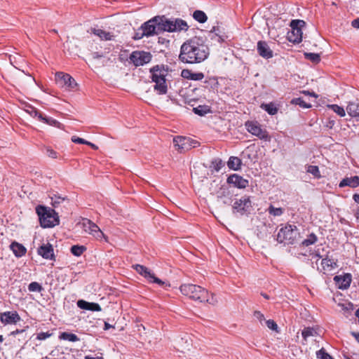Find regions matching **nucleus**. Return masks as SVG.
<instances>
[{
	"mask_svg": "<svg viewBox=\"0 0 359 359\" xmlns=\"http://www.w3.org/2000/svg\"><path fill=\"white\" fill-rule=\"evenodd\" d=\"M269 213L273 216H280L283 213L281 208H275L271 205L268 209Z\"/></svg>",
	"mask_w": 359,
	"mask_h": 359,
	"instance_id": "79ce46f5",
	"label": "nucleus"
},
{
	"mask_svg": "<svg viewBox=\"0 0 359 359\" xmlns=\"http://www.w3.org/2000/svg\"><path fill=\"white\" fill-rule=\"evenodd\" d=\"M318 240V238L316 234L313 233H311L309 235L308 238L304 239L302 242V245L304 246H309L311 245L314 244Z\"/></svg>",
	"mask_w": 359,
	"mask_h": 359,
	"instance_id": "c9c22d12",
	"label": "nucleus"
},
{
	"mask_svg": "<svg viewBox=\"0 0 359 359\" xmlns=\"http://www.w3.org/2000/svg\"><path fill=\"white\" fill-rule=\"evenodd\" d=\"M257 52L260 56L266 59H269L273 57V51L269 48L268 43L264 41H258Z\"/></svg>",
	"mask_w": 359,
	"mask_h": 359,
	"instance_id": "a211bd4d",
	"label": "nucleus"
},
{
	"mask_svg": "<svg viewBox=\"0 0 359 359\" xmlns=\"http://www.w3.org/2000/svg\"><path fill=\"white\" fill-rule=\"evenodd\" d=\"M86 250V248L85 246L76 245L72 246L70 251L74 255L79 257L81 256Z\"/></svg>",
	"mask_w": 359,
	"mask_h": 359,
	"instance_id": "f704fd0d",
	"label": "nucleus"
},
{
	"mask_svg": "<svg viewBox=\"0 0 359 359\" xmlns=\"http://www.w3.org/2000/svg\"><path fill=\"white\" fill-rule=\"evenodd\" d=\"M60 339H63V340H67L69 341H72V342L79 341V338L77 337L76 334H73V333L66 332L60 334Z\"/></svg>",
	"mask_w": 359,
	"mask_h": 359,
	"instance_id": "7c9ffc66",
	"label": "nucleus"
},
{
	"mask_svg": "<svg viewBox=\"0 0 359 359\" xmlns=\"http://www.w3.org/2000/svg\"><path fill=\"white\" fill-rule=\"evenodd\" d=\"M339 187H350L355 188L359 186V177L353 176L351 177H346L343 179L339 183Z\"/></svg>",
	"mask_w": 359,
	"mask_h": 359,
	"instance_id": "aec40b11",
	"label": "nucleus"
},
{
	"mask_svg": "<svg viewBox=\"0 0 359 359\" xmlns=\"http://www.w3.org/2000/svg\"><path fill=\"white\" fill-rule=\"evenodd\" d=\"M82 226L84 231L91 235L93 230L97 229V225L88 219H83Z\"/></svg>",
	"mask_w": 359,
	"mask_h": 359,
	"instance_id": "bb28decb",
	"label": "nucleus"
},
{
	"mask_svg": "<svg viewBox=\"0 0 359 359\" xmlns=\"http://www.w3.org/2000/svg\"><path fill=\"white\" fill-rule=\"evenodd\" d=\"M254 316L256 318L260 323L265 320V318L264 314H262L260 311H256L254 312Z\"/></svg>",
	"mask_w": 359,
	"mask_h": 359,
	"instance_id": "13d9d810",
	"label": "nucleus"
},
{
	"mask_svg": "<svg viewBox=\"0 0 359 359\" xmlns=\"http://www.w3.org/2000/svg\"><path fill=\"white\" fill-rule=\"evenodd\" d=\"M291 103L299 105L302 108L309 109L311 107V104L306 103L302 97H297L292 100Z\"/></svg>",
	"mask_w": 359,
	"mask_h": 359,
	"instance_id": "e433bc0d",
	"label": "nucleus"
},
{
	"mask_svg": "<svg viewBox=\"0 0 359 359\" xmlns=\"http://www.w3.org/2000/svg\"><path fill=\"white\" fill-rule=\"evenodd\" d=\"M37 252L43 259L55 260L53 248L52 245H50V243L43 244L42 245H41L38 248Z\"/></svg>",
	"mask_w": 359,
	"mask_h": 359,
	"instance_id": "dca6fc26",
	"label": "nucleus"
},
{
	"mask_svg": "<svg viewBox=\"0 0 359 359\" xmlns=\"http://www.w3.org/2000/svg\"><path fill=\"white\" fill-rule=\"evenodd\" d=\"M252 210V202L250 197L243 196L235 201L233 205V212H236L240 215H248Z\"/></svg>",
	"mask_w": 359,
	"mask_h": 359,
	"instance_id": "9b49d317",
	"label": "nucleus"
},
{
	"mask_svg": "<svg viewBox=\"0 0 359 359\" xmlns=\"http://www.w3.org/2000/svg\"><path fill=\"white\" fill-rule=\"evenodd\" d=\"M51 198V205L54 208H57L58 205L63 201H68L67 197H62L58 194H53Z\"/></svg>",
	"mask_w": 359,
	"mask_h": 359,
	"instance_id": "2f4dec72",
	"label": "nucleus"
},
{
	"mask_svg": "<svg viewBox=\"0 0 359 359\" xmlns=\"http://www.w3.org/2000/svg\"><path fill=\"white\" fill-rule=\"evenodd\" d=\"M351 334L354 337L355 340L359 343V332H352Z\"/></svg>",
	"mask_w": 359,
	"mask_h": 359,
	"instance_id": "680f3d73",
	"label": "nucleus"
},
{
	"mask_svg": "<svg viewBox=\"0 0 359 359\" xmlns=\"http://www.w3.org/2000/svg\"><path fill=\"white\" fill-rule=\"evenodd\" d=\"M163 19L164 15H158L144 22L141 26L143 32L142 35L149 36L165 32L164 29H163V26L161 25V24H164Z\"/></svg>",
	"mask_w": 359,
	"mask_h": 359,
	"instance_id": "39448f33",
	"label": "nucleus"
},
{
	"mask_svg": "<svg viewBox=\"0 0 359 359\" xmlns=\"http://www.w3.org/2000/svg\"><path fill=\"white\" fill-rule=\"evenodd\" d=\"M55 81L58 86L62 88H66L69 90L75 88L77 86L74 79L68 74L63 72H57L55 74Z\"/></svg>",
	"mask_w": 359,
	"mask_h": 359,
	"instance_id": "ddd939ff",
	"label": "nucleus"
},
{
	"mask_svg": "<svg viewBox=\"0 0 359 359\" xmlns=\"http://www.w3.org/2000/svg\"><path fill=\"white\" fill-rule=\"evenodd\" d=\"M180 290L182 294L187 296L194 301L206 302L212 305L217 302L213 294H211V297H210L208 291L199 285L185 283L181 285Z\"/></svg>",
	"mask_w": 359,
	"mask_h": 359,
	"instance_id": "f03ea898",
	"label": "nucleus"
},
{
	"mask_svg": "<svg viewBox=\"0 0 359 359\" xmlns=\"http://www.w3.org/2000/svg\"><path fill=\"white\" fill-rule=\"evenodd\" d=\"M316 357L318 359H334L326 352L324 348H320L316 352Z\"/></svg>",
	"mask_w": 359,
	"mask_h": 359,
	"instance_id": "ea45409f",
	"label": "nucleus"
},
{
	"mask_svg": "<svg viewBox=\"0 0 359 359\" xmlns=\"http://www.w3.org/2000/svg\"><path fill=\"white\" fill-rule=\"evenodd\" d=\"M39 121H43L48 125H50V126H54V127H56L58 128H60L61 126H62V124L57 120L53 119V118H50V117L44 116L43 115L39 116Z\"/></svg>",
	"mask_w": 359,
	"mask_h": 359,
	"instance_id": "cd10ccee",
	"label": "nucleus"
},
{
	"mask_svg": "<svg viewBox=\"0 0 359 359\" xmlns=\"http://www.w3.org/2000/svg\"><path fill=\"white\" fill-rule=\"evenodd\" d=\"M245 126L247 130L252 135L257 137L260 140H264L265 141L270 140V136L269 135L268 132L262 128L261 125L259 123L256 121H247Z\"/></svg>",
	"mask_w": 359,
	"mask_h": 359,
	"instance_id": "9d476101",
	"label": "nucleus"
},
{
	"mask_svg": "<svg viewBox=\"0 0 359 359\" xmlns=\"http://www.w3.org/2000/svg\"><path fill=\"white\" fill-rule=\"evenodd\" d=\"M88 302H86L83 299H80L77 302V306L81 309L87 310L88 306Z\"/></svg>",
	"mask_w": 359,
	"mask_h": 359,
	"instance_id": "5fc2aeb1",
	"label": "nucleus"
},
{
	"mask_svg": "<svg viewBox=\"0 0 359 359\" xmlns=\"http://www.w3.org/2000/svg\"><path fill=\"white\" fill-rule=\"evenodd\" d=\"M305 58L311 60L313 63H318L320 61V56L318 53H304Z\"/></svg>",
	"mask_w": 359,
	"mask_h": 359,
	"instance_id": "4c0bfd02",
	"label": "nucleus"
},
{
	"mask_svg": "<svg viewBox=\"0 0 359 359\" xmlns=\"http://www.w3.org/2000/svg\"><path fill=\"white\" fill-rule=\"evenodd\" d=\"M334 280L338 285L339 289L346 290L350 287L351 283V276L348 273L344 276H334Z\"/></svg>",
	"mask_w": 359,
	"mask_h": 359,
	"instance_id": "6ab92c4d",
	"label": "nucleus"
},
{
	"mask_svg": "<svg viewBox=\"0 0 359 359\" xmlns=\"http://www.w3.org/2000/svg\"><path fill=\"white\" fill-rule=\"evenodd\" d=\"M194 114L199 116H204L211 111L210 107L208 105H199L193 109Z\"/></svg>",
	"mask_w": 359,
	"mask_h": 359,
	"instance_id": "c756f323",
	"label": "nucleus"
},
{
	"mask_svg": "<svg viewBox=\"0 0 359 359\" xmlns=\"http://www.w3.org/2000/svg\"><path fill=\"white\" fill-rule=\"evenodd\" d=\"M102 57V55L99 54L98 53L95 52L93 53V59H99Z\"/></svg>",
	"mask_w": 359,
	"mask_h": 359,
	"instance_id": "69168bd1",
	"label": "nucleus"
},
{
	"mask_svg": "<svg viewBox=\"0 0 359 359\" xmlns=\"http://www.w3.org/2000/svg\"><path fill=\"white\" fill-rule=\"evenodd\" d=\"M232 193L229 188L222 187L217 192V198L224 205H230L232 203Z\"/></svg>",
	"mask_w": 359,
	"mask_h": 359,
	"instance_id": "f3484780",
	"label": "nucleus"
},
{
	"mask_svg": "<svg viewBox=\"0 0 359 359\" xmlns=\"http://www.w3.org/2000/svg\"><path fill=\"white\" fill-rule=\"evenodd\" d=\"M72 141L74 142V143H76V144H86L87 143V140L83 139V138H81V137H79L77 136H72Z\"/></svg>",
	"mask_w": 359,
	"mask_h": 359,
	"instance_id": "864d4df0",
	"label": "nucleus"
},
{
	"mask_svg": "<svg viewBox=\"0 0 359 359\" xmlns=\"http://www.w3.org/2000/svg\"><path fill=\"white\" fill-rule=\"evenodd\" d=\"M163 22L161 25L165 32H180L189 29L187 22L180 18H168L164 15Z\"/></svg>",
	"mask_w": 359,
	"mask_h": 359,
	"instance_id": "0eeeda50",
	"label": "nucleus"
},
{
	"mask_svg": "<svg viewBox=\"0 0 359 359\" xmlns=\"http://www.w3.org/2000/svg\"><path fill=\"white\" fill-rule=\"evenodd\" d=\"M0 320L3 324L8 325L16 324L21 320V318L16 311H6L0 314Z\"/></svg>",
	"mask_w": 359,
	"mask_h": 359,
	"instance_id": "4468645a",
	"label": "nucleus"
},
{
	"mask_svg": "<svg viewBox=\"0 0 359 359\" xmlns=\"http://www.w3.org/2000/svg\"><path fill=\"white\" fill-rule=\"evenodd\" d=\"M302 93L305 94V95H309L313 96L314 97H318V95L314 92H309V91H306V90H303Z\"/></svg>",
	"mask_w": 359,
	"mask_h": 359,
	"instance_id": "052dcab7",
	"label": "nucleus"
},
{
	"mask_svg": "<svg viewBox=\"0 0 359 359\" xmlns=\"http://www.w3.org/2000/svg\"><path fill=\"white\" fill-rule=\"evenodd\" d=\"M87 310L92 311H100L102 310V309L99 304L94 303V302H89Z\"/></svg>",
	"mask_w": 359,
	"mask_h": 359,
	"instance_id": "de8ad7c7",
	"label": "nucleus"
},
{
	"mask_svg": "<svg viewBox=\"0 0 359 359\" xmlns=\"http://www.w3.org/2000/svg\"><path fill=\"white\" fill-rule=\"evenodd\" d=\"M298 233V229L295 225L288 224L279 230L277 241L280 243L292 245Z\"/></svg>",
	"mask_w": 359,
	"mask_h": 359,
	"instance_id": "423d86ee",
	"label": "nucleus"
},
{
	"mask_svg": "<svg viewBox=\"0 0 359 359\" xmlns=\"http://www.w3.org/2000/svg\"><path fill=\"white\" fill-rule=\"evenodd\" d=\"M85 359H102V357H92L90 355H86L85 357Z\"/></svg>",
	"mask_w": 359,
	"mask_h": 359,
	"instance_id": "774afa93",
	"label": "nucleus"
},
{
	"mask_svg": "<svg viewBox=\"0 0 359 359\" xmlns=\"http://www.w3.org/2000/svg\"><path fill=\"white\" fill-rule=\"evenodd\" d=\"M51 336V334L49 332H40L37 334L36 339L39 340H45Z\"/></svg>",
	"mask_w": 359,
	"mask_h": 359,
	"instance_id": "4d7b16f0",
	"label": "nucleus"
},
{
	"mask_svg": "<svg viewBox=\"0 0 359 359\" xmlns=\"http://www.w3.org/2000/svg\"><path fill=\"white\" fill-rule=\"evenodd\" d=\"M242 161L236 156H231L227 162L228 167L233 170H238L241 169Z\"/></svg>",
	"mask_w": 359,
	"mask_h": 359,
	"instance_id": "393cba45",
	"label": "nucleus"
},
{
	"mask_svg": "<svg viewBox=\"0 0 359 359\" xmlns=\"http://www.w3.org/2000/svg\"><path fill=\"white\" fill-rule=\"evenodd\" d=\"M27 111L33 117H37L39 120V116L43 115L41 112H39L36 108L33 107H29V109Z\"/></svg>",
	"mask_w": 359,
	"mask_h": 359,
	"instance_id": "09e8293b",
	"label": "nucleus"
},
{
	"mask_svg": "<svg viewBox=\"0 0 359 359\" xmlns=\"http://www.w3.org/2000/svg\"><path fill=\"white\" fill-rule=\"evenodd\" d=\"M212 165L214 169L218 172L224 166V163L220 158H215L212 161Z\"/></svg>",
	"mask_w": 359,
	"mask_h": 359,
	"instance_id": "c03bdc74",
	"label": "nucleus"
},
{
	"mask_svg": "<svg viewBox=\"0 0 359 359\" xmlns=\"http://www.w3.org/2000/svg\"><path fill=\"white\" fill-rule=\"evenodd\" d=\"M151 74V79L155 83L154 86V90L158 95H165L168 91V86L166 83L165 77L168 74V69H165L163 65H156L150 69Z\"/></svg>",
	"mask_w": 359,
	"mask_h": 359,
	"instance_id": "7ed1b4c3",
	"label": "nucleus"
},
{
	"mask_svg": "<svg viewBox=\"0 0 359 359\" xmlns=\"http://www.w3.org/2000/svg\"><path fill=\"white\" fill-rule=\"evenodd\" d=\"M353 199L354 200V201L355 203H357L358 204H359V194H355L353 196Z\"/></svg>",
	"mask_w": 359,
	"mask_h": 359,
	"instance_id": "e2e57ef3",
	"label": "nucleus"
},
{
	"mask_svg": "<svg viewBox=\"0 0 359 359\" xmlns=\"http://www.w3.org/2000/svg\"><path fill=\"white\" fill-rule=\"evenodd\" d=\"M175 147L180 152H185L196 147L198 142L191 140L189 137L177 136L173 139Z\"/></svg>",
	"mask_w": 359,
	"mask_h": 359,
	"instance_id": "1a4fd4ad",
	"label": "nucleus"
},
{
	"mask_svg": "<svg viewBox=\"0 0 359 359\" xmlns=\"http://www.w3.org/2000/svg\"><path fill=\"white\" fill-rule=\"evenodd\" d=\"M305 22L302 20H292L290 22L291 30L287 32V38L293 43H299L302 40V28L305 25Z\"/></svg>",
	"mask_w": 359,
	"mask_h": 359,
	"instance_id": "6e6552de",
	"label": "nucleus"
},
{
	"mask_svg": "<svg viewBox=\"0 0 359 359\" xmlns=\"http://www.w3.org/2000/svg\"><path fill=\"white\" fill-rule=\"evenodd\" d=\"M209 55V49L198 38L185 41L180 48L179 60L184 63L195 64L205 60Z\"/></svg>",
	"mask_w": 359,
	"mask_h": 359,
	"instance_id": "f257e3e1",
	"label": "nucleus"
},
{
	"mask_svg": "<svg viewBox=\"0 0 359 359\" xmlns=\"http://www.w3.org/2000/svg\"><path fill=\"white\" fill-rule=\"evenodd\" d=\"M227 183L233 184L235 187L238 189H244L248 186L249 182L248 180L244 179L241 175L233 174L228 177Z\"/></svg>",
	"mask_w": 359,
	"mask_h": 359,
	"instance_id": "2eb2a0df",
	"label": "nucleus"
},
{
	"mask_svg": "<svg viewBox=\"0 0 359 359\" xmlns=\"http://www.w3.org/2000/svg\"><path fill=\"white\" fill-rule=\"evenodd\" d=\"M321 266L324 273L330 271L337 267V264L334 261L329 259H323L321 260Z\"/></svg>",
	"mask_w": 359,
	"mask_h": 359,
	"instance_id": "a878e982",
	"label": "nucleus"
},
{
	"mask_svg": "<svg viewBox=\"0 0 359 359\" xmlns=\"http://www.w3.org/2000/svg\"><path fill=\"white\" fill-rule=\"evenodd\" d=\"M266 324L270 330H274V331H278V325L273 320H266Z\"/></svg>",
	"mask_w": 359,
	"mask_h": 359,
	"instance_id": "8fccbe9b",
	"label": "nucleus"
},
{
	"mask_svg": "<svg viewBox=\"0 0 359 359\" xmlns=\"http://www.w3.org/2000/svg\"><path fill=\"white\" fill-rule=\"evenodd\" d=\"M46 154L52 158H57V153L50 147L46 148Z\"/></svg>",
	"mask_w": 359,
	"mask_h": 359,
	"instance_id": "3c124183",
	"label": "nucleus"
},
{
	"mask_svg": "<svg viewBox=\"0 0 359 359\" xmlns=\"http://www.w3.org/2000/svg\"><path fill=\"white\" fill-rule=\"evenodd\" d=\"M152 276V278H149L148 279V281L150 282V283H156L158 285H159L160 286H162V287H164V286H170V285L168 283H165L163 280H161V279H159L158 278L156 277L154 273H153L151 274Z\"/></svg>",
	"mask_w": 359,
	"mask_h": 359,
	"instance_id": "a19ab883",
	"label": "nucleus"
},
{
	"mask_svg": "<svg viewBox=\"0 0 359 359\" xmlns=\"http://www.w3.org/2000/svg\"><path fill=\"white\" fill-rule=\"evenodd\" d=\"M348 114L353 117H359V102H351L346 107Z\"/></svg>",
	"mask_w": 359,
	"mask_h": 359,
	"instance_id": "b1692460",
	"label": "nucleus"
},
{
	"mask_svg": "<svg viewBox=\"0 0 359 359\" xmlns=\"http://www.w3.org/2000/svg\"><path fill=\"white\" fill-rule=\"evenodd\" d=\"M261 108L267 111V113L270 115L276 114L278 110V108L275 106V104L272 102H270L269 104L263 103L261 104Z\"/></svg>",
	"mask_w": 359,
	"mask_h": 359,
	"instance_id": "c85d7f7f",
	"label": "nucleus"
},
{
	"mask_svg": "<svg viewBox=\"0 0 359 359\" xmlns=\"http://www.w3.org/2000/svg\"><path fill=\"white\" fill-rule=\"evenodd\" d=\"M25 330H16L15 331H13L11 332V334L15 336V335H16L18 334L22 333L23 332H25Z\"/></svg>",
	"mask_w": 359,
	"mask_h": 359,
	"instance_id": "0e129e2a",
	"label": "nucleus"
},
{
	"mask_svg": "<svg viewBox=\"0 0 359 359\" xmlns=\"http://www.w3.org/2000/svg\"><path fill=\"white\" fill-rule=\"evenodd\" d=\"M193 17L196 21H198L200 23L205 22L208 19L206 14L202 11H194Z\"/></svg>",
	"mask_w": 359,
	"mask_h": 359,
	"instance_id": "473e14b6",
	"label": "nucleus"
},
{
	"mask_svg": "<svg viewBox=\"0 0 359 359\" xmlns=\"http://www.w3.org/2000/svg\"><path fill=\"white\" fill-rule=\"evenodd\" d=\"M307 172L312 174L313 176L316 177H320L319 168L316 165H309L308 167Z\"/></svg>",
	"mask_w": 359,
	"mask_h": 359,
	"instance_id": "a18cd8bd",
	"label": "nucleus"
},
{
	"mask_svg": "<svg viewBox=\"0 0 359 359\" xmlns=\"http://www.w3.org/2000/svg\"><path fill=\"white\" fill-rule=\"evenodd\" d=\"M351 25L354 27V28H357V29H359V18L353 20L352 22H351Z\"/></svg>",
	"mask_w": 359,
	"mask_h": 359,
	"instance_id": "bf43d9fd",
	"label": "nucleus"
},
{
	"mask_svg": "<svg viewBox=\"0 0 359 359\" xmlns=\"http://www.w3.org/2000/svg\"><path fill=\"white\" fill-rule=\"evenodd\" d=\"M28 290L29 292H41L43 290L42 286L37 282H32L28 285Z\"/></svg>",
	"mask_w": 359,
	"mask_h": 359,
	"instance_id": "37998d69",
	"label": "nucleus"
},
{
	"mask_svg": "<svg viewBox=\"0 0 359 359\" xmlns=\"http://www.w3.org/2000/svg\"><path fill=\"white\" fill-rule=\"evenodd\" d=\"M133 269L141 276H144L146 279L152 278L151 274L153 273L148 268L143 265L135 264L133 266Z\"/></svg>",
	"mask_w": 359,
	"mask_h": 359,
	"instance_id": "5701e85b",
	"label": "nucleus"
},
{
	"mask_svg": "<svg viewBox=\"0 0 359 359\" xmlns=\"http://www.w3.org/2000/svg\"><path fill=\"white\" fill-rule=\"evenodd\" d=\"M192 72L189 69H183L181 73V76L187 79L191 80Z\"/></svg>",
	"mask_w": 359,
	"mask_h": 359,
	"instance_id": "6e6d98bb",
	"label": "nucleus"
},
{
	"mask_svg": "<svg viewBox=\"0 0 359 359\" xmlns=\"http://www.w3.org/2000/svg\"><path fill=\"white\" fill-rule=\"evenodd\" d=\"M151 54L144 51H134L130 55V62L135 66H142L149 63L151 60Z\"/></svg>",
	"mask_w": 359,
	"mask_h": 359,
	"instance_id": "f8f14e48",
	"label": "nucleus"
},
{
	"mask_svg": "<svg viewBox=\"0 0 359 359\" xmlns=\"http://www.w3.org/2000/svg\"><path fill=\"white\" fill-rule=\"evenodd\" d=\"M10 248H11V250L13 251V252L14 253V255L17 257H20L23 256L26 253V251H27V250L24 247V245H22V244H20L15 241L13 242L11 244Z\"/></svg>",
	"mask_w": 359,
	"mask_h": 359,
	"instance_id": "412c9836",
	"label": "nucleus"
},
{
	"mask_svg": "<svg viewBox=\"0 0 359 359\" xmlns=\"http://www.w3.org/2000/svg\"><path fill=\"white\" fill-rule=\"evenodd\" d=\"M91 235L98 241H102V239L104 238L106 242H108L107 237L100 230L98 226H97V229L93 230V233Z\"/></svg>",
	"mask_w": 359,
	"mask_h": 359,
	"instance_id": "72a5a7b5",
	"label": "nucleus"
},
{
	"mask_svg": "<svg viewBox=\"0 0 359 359\" xmlns=\"http://www.w3.org/2000/svg\"><path fill=\"white\" fill-rule=\"evenodd\" d=\"M327 107L332 109L336 114H337L341 117L344 116L346 114L344 109L337 104H330L327 105Z\"/></svg>",
	"mask_w": 359,
	"mask_h": 359,
	"instance_id": "58836bf2",
	"label": "nucleus"
},
{
	"mask_svg": "<svg viewBox=\"0 0 359 359\" xmlns=\"http://www.w3.org/2000/svg\"><path fill=\"white\" fill-rule=\"evenodd\" d=\"M36 212L43 228H51L59 224V217L53 209L39 205L36 208Z\"/></svg>",
	"mask_w": 359,
	"mask_h": 359,
	"instance_id": "20e7f679",
	"label": "nucleus"
},
{
	"mask_svg": "<svg viewBox=\"0 0 359 359\" xmlns=\"http://www.w3.org/2000/svg\"><path fill=\"white\" fill-rule=\"evenodd\" d=\"M86 145L90 146L93 149H98V147L95 144H93L92 142H90L88 141L87 142Z\"/></svg>",
	"mask_w": 359,
	"mask_h": 359,
	"instance_id": "338daca9",
	"label": "nucleus"
},
{
	"mask_svg": "<svg viewBox=\"0 0 359 359\" xmlns=\"http://www.w3.org/2000/svg\"><path fill=\"white\" fill-rule=\"evenodd\" d=\"M204 78V74L202 72L194 73L191 74V80L193 81H200Z\"/></svg>",
	"mask_w": 359,
	"mask_h": 359,
	"instance_id": "603ef678",
	"label": "nucleus"
},
{
	"mask_svg": "<svg viewBox=\"0 0 359 359\" xmlns=\"http://www.w3.org/2000/svg\"><path fill=\"white\" fill-rule=\"evenodd\" d=\"M92 32L95 35L99 36L102 40L111 41L113 40L114 38V36L111 34L110 32H105L104 30H102L101 29L93 28L92 29Z\"/></svg>",
	"mask_w": 359,
	"mask_h": 359,
	"instance_id": "4be33fe9",
	"label": "nucleus"
},
{
	"mask_svg": "<svg viewBox=\"0 0 359 359\" xmlns=\"http://www.w3.org/2000/svg\"><path fill=\"white\" fill-rule=\"evenodd\" d=\"M315 332V330L311 327H306L302 330V335L305 341H306L307 338L310 336H313Z\"/></svg>",
	"mask_w": 359,
	"mask_h": 359,
	"instance_id": "49530a36",
	"label": "nucleus"
}]
</instances>
